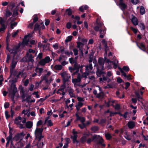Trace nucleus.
Returning <instances> with one entry per match:
<instances>
[{"label": "nucleus", "mask_w": 148, "mask_h": 148, "mask_svg": "<svg viewBox=\"0 0 148 148\" xmlns=\"http://www.w3.org/2000/svg\"><path fill=\"white\" fill-rule=\"evenodd\" d=\"M43 126L41 128L37 127L34 132L35 136L36 138L38 139V141H40L41 138L43 137L42 136V132L44 130Z\"/></svg>", "instance_id": "1"}, {"label": "nucleus", "mask_w": 148, "mask_h": 148, "mask_svg": "<svg viewBox=\"0 0 148 148\" xmlns=\"http://www.w3.org/2000/svg\"><path fill=\"white\" fill-rule=\"evenodd\" d=\"M104 60L108 64V66L107 67L108 69H110L112 68L111 66L112 64L114 65L113 68L114 69H116L117 67V64L118 63V60L112 61L108 59L106 57H104Z\"/></svg>", "instance_id": "2"}, {"label": "nucleus", "mask_w": 148, "mask_h": 148, "mask_svg": "<svg viewBox=\"0 0 148 148\" xmlns=\"http://www.w3.org/2000/svg\"><path fill=\"white\" fill-rule=\"evenodd\" d=\"M17 91V88L16 87V85L13 82L11 85V88L9 91V93L11 96L12 100H14V96Z\"/></svg>", "instance_id": "3"}, {"label": "nucleus", "mask_w": 148, "mask_h": 148, "mask_svg": "<svg viewBox=\"0 0 148 148\" xmlns=\"http://www.w3.org/2000/svg\"><path fill=\"white\" fill-rule=\"evenodd\" d=\"M18 55H16V54L13 55L12 62L10 65V70L11 71H12V70L14 69L15 68L18 61Z\"/></svg>", "instance_id": "4"}, {"label": "nucleus", "mask_w": 148, "mask_h": 148, "mask_svg": "<svg viewBox=\"0 0 148 148\" xmlns=\"http://www.w3.org/2000/svg\"><path fill=\"white\" fill-rule=\"evenodd\" d=\"M81 75L79 73L77 74V78H73L72 79V82L73 83L75 87H78L79 84H81Z\"/></svg>", "instance_id": "5"}, {"label": "nucleus", "mask_w": 148, "mask_h": 148, "mask_svg": "<svg viewBox=\"0 0 148 148\" xmlns=\"http://www.w3.org/2000/svg\"><path fill=\"white\" fill-rule=\"evenodd\" d=\"M92 141L97 143V146L99 143H101L102 141H104L102 137L99 135L95 134L92 137Z\"/></svg>", "instance_id": "6"}, {"label": "nucleus", "mask_w": 148, "mask_h": 148, "mask_svg": "<svg viewBox=\"0 0 148 148\" xmlns=\"http://www.w3.org/2000/svg\"><path fill=\"white\" fill-rule=\"evenodd\" d=\"M13 70H12V71H11L10 70V77L12 78H15V79L12 80V82L14 83L16 82V78L15 77L16 76L17 78H18L20 75H22V73L20 72L18 74H17V72L16 71H14Z\"/></svg>", "instance_id": "7"}, {"label": "nucleus", "mask_w": 148, "mask_h": 148, "mask_svg": "<svg viewBox=\"0 0 148 148\" xmlns=\"http://www.w3.org/2000/svg\"><path fill=\"white\" fill-rule=\"evenodd\" d=\"M19 46L18 45H14L12 49H10L9 48L8 46L7 45L6 49L8 50L10 53H12L13 55L17 54L18 51V49Z\"/></svg>", "instance_id": "8"}, {"label": "nucleus", "mask_w": 148, "mask_h": 148, "mask_svg": "<svg viewBox=\"0 0 148 148\" xmlns=\"http://www.w3.org/2000/svg\"><path fill=\"white\" fill-rule=\"evenodd\" d=\"M60 75L62 78L63 83L64 84H66L71 78V76L70 75L67 73L65 72L61 73Z\"/></svg>", "instance_id": "9"}, {"label": "nucleus", "mask_w": 148, "mask_h": 148, "mask_svg": "<svg viewBox=\"0 0 148 148\" xmlns=\"http://www.w3.org/2000/svg\"><path fill=\"white\" fill-rule=\"evenodd\" d=\"M51 61L50 58L48 56H46L44 58L40 60L39 62V64L42 66L45 65L46 63H49Z\"/></svg>", "instance_id": "10"}, {"label": "nucleus", "mask_w": 148, "mask_h": 148, "mask_svg": "<svg viewBox=\"0 0 148 148\" xmlns=\"http://www.w3.org/2000/svg\"><path fill=\"white\" fill-rule=\"evenodd\" d=\"M51 74V73L50 71H48L47 73L45 74L44 75H42L41 78H42V80H44L45 81L46 83L49 82L48 79L50 77V76Z\"/></svg>", "instance_id": "11"}, {"label": "nucleus", "mask_w": 148, "mask_h": 148, "mask_svg": "<svg viewBox=\"0 0 148 148\" xmlns=\"http://www.w3.org/2000/svg\"><path fill=\"white\" fill-rule=\"evenodd\" d=\"M98 62L99 65L97 66H99V67L101 68V69H103L104 68L103 65L104 64V61L103 58H99Z\"/></svg>", "instance_id": "12"}, {"label": "nucleus", "mask_w": 148, "mask_h": 148, "mask_svg": "<svg viewBox=\"0 0 148 148\" xmlns=\"http://www.w3.org/2000/svg\"><path fill=\"white\" fill-rule=\"evenodd\" d=\"M118 69L120 70L121 73H122V76L125 78H127L128 80H130L132 79V78L131 77V75H127L122 70L121 68L118 67Z\"/></svg>", "instance_id": "13"}, {"label": "nucleus", "mask_w": 148, "mask_h": 148, "mask_svg": "<svg viewBox=\"0 0 148 148\" xmlns=\"http://www.w3.org/2000/svg\"><path fill=\"white\" fill-rule=\"evenodd\" d=\"M123 1V0H119V5L120 8L121 10L123 11H124L127 7V5L124 3Z\"/></svg>", "instance_id": "14"}, {"label": "nucleus", "mask_w": 148, "mask_h": 148, "mask_svg": "<svg viewBox=\"0 0 148 148\" xmlns=\"http://www.w3.org/2000/svg\"><path fill=\"white\" fill-rule=\"evenodd\" d=\"M106 30L104 29L103 27H102L101 29L99 30V33L100 34L99 37L100 38H103L104 37L106 32Z\"/></svg>", "instance_id": "15"}, {"label": "nucleus", "mask_w": 148, "mask_h": 148, "mask_svg": "<svg viewBox=\"0 0 148 148\" xmlns=\"http://www.w3.org/2000/svg\"><path fill=\"white\" fill-rule=\"evenodd\" d=\"M102 27H104L103 25L101 23H99L95 26L94 28L95 31L97 32L99 31L100 29H101Z\"/></svg>", "instance_id": "16"}, {"label": "nucleus", "mask_w": 148, "mask_h": 148, "mask_svg": "<svg viewBox=\"0 0 148 148\" xmlns=\"http://www.w3.org/2000/svg\"><path fill=\"white\" fill-rule=\"evenodd\" d=\"M131 21L135 26L137 25L138 24V21L137 18L134 16H132L131 19Z\"/></svg>", "instance_id": "17"}, {"label": "nucleus", "mask_w": 148, "mask_h": 148, "mask_svg": "<svg viewBox=\"0 0 148 148\" xmlns=\"http://www.w3.org/2000/svg\"><path fill=\"white\" fill-rule=\"evenodd\" d=\"M97 72L96 74L98 76H100L101 74L103 73V72L102 71L103 70V69H101V68L99 67V66H97Z\"/></svg>", "instance_id": "18"}, {"label": "nucleus", "mask_w": 148, "mask_h": 148, "mask_svg": "<svg viewBox=\"0 0 148 148\" xmlns=\"http://www.w3.org/2000/svg\"><path fill=\"white\" fill-rule=\"evenodd\" d=\"M85 71L89 72L92 70L93 69V67L91 63H89L87 65L85 66Z\"/></svg>", "instance_id": "19"}, {"label": "nucleus", "mask_w": 148, "mask_h": 148, "mask_svg": "<svg viewBox=\"0 0 148 148\" xmlns=\"http://www.w3.org/2000/svg\"><path fill=\"white\" fill-rule=\"evenodd\" d=\"M28 36L27 35L25 36L23 42V44L27 46L28 45L29 40L28 38Z\"/></svg>", "instance_id": "20"}, {"label": "nucleus", "mask_w": 148, "mask_h": 148, "mask_svg": "<svg viewBox=\"0 0 148 148\" xmlns=\"http://www.w3.org/2000/svg\"><path fill=\"white\" fill-rule=\"evenodd\" d=\"M104 96V94L103 92H100L96 96V97L100 99H103Z\"/></svg>", "instance_id": "21"}, {"label": "nucleus", "mask_w": 148, "mask_h": 148, "mask_svg": "<svg viewBox=\"0 0 148 148\" xmlns=\"http://www.w3.org/2000/svg\"><path fill=\"white\" fill-rule=\"evenodd\" d=\"M74 66L75 68L77 69V71L75 72H74L72 74V75H74L77 73V74L79 71V69L80 68V65L79 64H77L76 63L75 64Z\"/></svg>", "instance_id": "22"}, {"label": "nucleus", "mask_w": 148, "mask_h": 148, "mask_svg": "<svg viewBox=\"0 0 148 148\" xmlns=\"http://www.w3.org/2000/svg\"><path fill=\"white\" fill-rule=\"evenodd\" d=\"M27 56V58L29 62H33L34 61L33 59L34 57L33 56L32 54H29L28 53H27L26 54Z\"/></svg>", "instance_id": "23"}, {"label": "nucleus", "mask_w": 148, "mask_h": 148, "mask_svg": "<svg viewBox=\"0 0 148 148\" xmlns=\"http://www.w3.org/2000/svg\"><path fill=\"white\" fill-rule=\"evenodd\" d=\"M127 125L129 129H132L135 126V123L132 121H130L127 123Z\"/></svg>", "instance_id": "24"}, {"label": "nucleus", "mask_w": 148, "mask_h": 148, "mask_svg": "<svg viewBox=\"0 0 148 148\" xmlns=\"http://www.w3.org/2000/svg\"><path fill=\"white\" fill-rule=\"evenodd\" d=\"M102 42L103 44V45L104 47L105 50L106 52L105 53L106 54H107L108 49V47L107 46L106 42V41H105V40L104 39L102 40Z\"/></svg>", "instance_id": "25"}, {"label": "nucleus", "mask_w": 148, "mask_h": 148, "mask_svg": "<svg viewBox=\"0 0 148 148\" xmlns=\"http://www.w3.org/2000/svg\"><path fill=\"white\" fill-rule=\"evenodd\" d=\"M43 69L41 68H37L35 69L36 72L38 73V75L40 76L42 72Z\"/></svg>", "instance_id": "26"}, {"label": "nucleus", "mask_w": 148, "mask_h": 148, "mask_svg": "<svg viewBox=\"0 0 148 148\" xmlns=\"http://www.w3.org/2000/svg\"><path fill=\"white\" fill-rule=\"evenodd\" d=\"M21 117L20 116H18L15 119L14 121V123L18 125L19 124H20V123L21 121Z\"/></svg>", "instance_id": "27"}, {"label": "nucleus", "mask_w": 148, "mask_h": 148, "mask_svg": "<svg viewBox=\"0 0 148 148\" xmlns=\"http://www.w3.org/2000/svg\"><path fill=\"white\" fill-rule=\"evenodd\" d=\"M6 21V18L5 17H4L3 19L0 17V24L1 26H5V23Z\"/></svg>", "instance_id": "28"}, {"label": "nucleus", "mask_w": 148, "mask_h": 148, "mask_svg": "<svg viewBox=\"0 0 148 148\" xmlns=\"http://www.w3.org/2000/svg\"><path fill=\"white\" fill-rule=\"evenodd\" d=\"M89 72L86 71L84 73H83L82 75H81V78L82 77L84 78L85 79H86L87 78V76L88 75L89 73Z\"/></svg>", "instance_id": "29"}, {"label": "nucleus", "mask_w": 148, "mask_h": 148, "mask_svg": "<svg viewBox=\"0 0 148 148\" xmlns=\"http://www.w3.org/2000/svg\"><path fill=\"white\" fill-rule=\"evenodd\" d=\"M33 125V123L31 121H28L26 123V127L28 129H30L32 127Z\"/></svg>", "instance_id": "30"}, {"label": "nucleus", "mask_w": 148, "mask_h": 148, "mask_svg": "<svg viewBox=\"0 0 148 148\" xmlns=\"http://www.w3.org/2000/svg\"><path fill=\"white\" fill-rule=\"evenodd\" d=\"M74 90L71 88L68 91L69 94L71 97H74L75 96V94L74 93Z\"/></svg>", "instance_id": "31"}, {"label": "nucleus", "mask_w": 148, "mask_h": 148, "mask_svg": "<svg viewBox=\"0 0 148 148\" xmlns=\"http://www.w3.org/2000/svg\"><path fill=\"white\" fill-rule=\"evenodd\" d=\"M25 96L24 94H23L22 96V98L23 99V101H26L27 102L29 101V100L31 99V96H28L26 97V98L25 99Z\"/></svg>", "instance_id": "32"}, {"label": "nucleus", "mask_w": 148, "mask_h": 148, "mask_svg": "<svg viewBox=\"0 0 148 148\" xmlns=\"http://www.w3.org/2000/svg\"><path fill=\"white\" fill-rule=\"evenodd\" d=\"M62 66L60 64L56 65L54 67V69L56 70H60L62 68Z\"/></svg>", "instance_id": "33"}, {"label": "nucleus", "mask_w": 148, "mask_h": 148, "mask_svg": "<svg viewBox=\"0 0 148 148\" xmlns=\"http://www.w3.org/2000/svg\"><path fill=\"white\" fill-rule=\"evenodd\" d=\"M91 130L93 132L95 133L98 130L99 128L98 126H94L91 127Z\"/></svg>", "instance_id": "34"}, {"label": "nucleus", "mask_w": 148, "mask_h": 148, "mask_svg": "<svg viewBox=\"0 0 148 148\" xmlns=\"http://www.w3.org/2000/svg\"><path fill=\"white\" fill-rule=\"evenodd\" d=\"M40 25L38 23L36 24L34 26V30H39V34H40Z\"/></svg>", "instance_id": "35"}, {"label": "nucleus", "mask_w": 148, "mask_h": 148, "mask_svg": "<svg viewBox=\"0 0 148 148\" xmlns=\"http://www.w3.org/2000/svg\"><path fill=\"white\" fill-rule=\"evenodd\" d=\"M12 14V13L11 12H10L9 10H7L5 14V16L4 17L6 18H7L10 16Z\"/></svg>", "instance_id": "36"}, {"label": "nucleus", "mask_w": 148, "mask_h": 148, "mask_svg": "<svg viewBox=\"0 0 148 148\" xmlns=\"http://www.w3.org/2000/svg\"><path fill=\"white\" fill-rule=\"evenodd\" d=\"M87 137L86 136H84L82 137L80 139V142L82 143H84L86 142Z\"/></svg>", "instance_id": "37"}, {"label": "nucleus", "mask_w": 148, "mask_h": 148, "mask_svg": "<svg viewBox=\"0 0 148 148\" xmlns=\"http://www.w3.org/2000/svg\"><path fill=\"white\" fill-rule=\"evenodd\" d=\"M20 135L19 134H17L14 137L12 138V140H15L16 141H18L20 138Z\"/></svg>", "instance_id": "38"}, {"label": "nucleus", "mask_w": 148, "mask_h": 148, "mask_svg": "<svg viewBox=\"0 0 148 148\" xmlns=\"http://www.w3.org/2000/svg\"><path fill=\"white\" fill-rule=\"evenodd\" d=\"M43 121L42 120H40L38 121L36 124V126L37 127H38L41 125H42V126L43 125V126L44 125V124H43Z\"/></svg>", "instance_id": "39"}, {"label": "nucleus", "mask_w": 148, "mask_h": 148, "mask_svg": "<svg viewBox=\"0 0 148 148\" xmlns=\"http://www.w3.org/2000/svg\"><path fill=\"white\" fill-rule=\"evenodd\" d=\"M138 26L142 30H144L145 29V27L143 23H140Z\"/></svg>", "instance_id": "40"}, {"label": "nucleus", "mask_w": 148, "mask_h": 148, "mask_svg": "<svg viewBox=\"0 0 148 148\" xmlns=\"http://www.w3.org/2000/svg\"><path fill=\"white\" fill-rule=\"evenodd\" d=\"M11 58V56L10 54H7V58H6V62L7 63H9V60Z\"/></svg>", "instance_id": "41"}, {"label": "nucleus", "mask_w": 148, "mask_h": 148, "mask_svg": "<svg viewBox=\"0 0 148 148\" xmlns=\"http://www.w3.org/2000/svg\"><path fill=\"white\" fill-rule=\"evenodd\" d=\"M140 13L142 15H143L145 13V10L144 7L141 6L140 9Z\"/></svg>", "instance_id": "42"}, {"label": "nucleus", "mask_w": 148, "mask_h": 148, "mask_svg": "<svg viewBox=\"0 0 148 148\" xmlns=\"http://www.w3.org/2000/svg\"><path fill=\"white\" fill-rule=\"evenodd\" d=\"M77 135H75L73 136H71V138L73 139V143H75V141H76L77 138Z\"/></svg>", "instance_id": "43"}, {"label": "nucleus", "mask_w": 148, "mask_h": 148, "mask_svg": "<svg viewBox=\"0 0 148 148\" xmlns=\"http://www.w3.org/2000/svg\"><path fill=\"white\" fill-rule=\"evenodd\" d=\"M77 120L80 121L82 123H84V122L85 121V119L84 117H79V119H77Z\"/></svg>", "instance_id": "44"}, {"label": "nucleus", "mask_w": 148, "mask_h": 148, "mask_svg": "<svg viewBox=\"0 0 148 148\" xmlns=\"http://www.w3.org/2000/svg\"><path fill=\"white\" fill-rule=\"evenodd\" d=\"M105 136L107 140H110L112 138V136L109 133L105 134Z\"/></svg>", "instance_id": "45"}, {"label": "nucleus", "mask_w": 148, "mask_h": 148, "mask_svg": "<svg viewBox=\"0 0 148 148\" xmlns=\"http://www.w3.org/2000/svg\"><path fill=\"white\" fill-rule=\"evenodd\" d=\"M80 41L82 42V44H85L87 43V40L84 38H82L80 39Z\"/></svg>", "instance_id": "46"}, {"label": "nucleus", "mask_w": 148, "mask_h": 148, "mask_svg": "<svg viewBox=\"0 0 148 148\" xmlns=\"http://www.w3.org/2000/svg\"><path fill=\"white\" fill-rule=\"evenodd\" d=\"M10 135L6 139L7 140H9L10 141L12 140V133L10 132V131L9 132Z\"/></svg>", "instance_id": "47"}, {"label": "nucleus", "mask_w": 148, "mask_h": 148, "mask_svg": "<svg viewBox=\"0 0 148 148\" xmlns=\"http://www.w3.org/2000/svg\"><path fill=\"white\" fill-rule=\"evenodd\" d=\"M72 37L73 36H68L65 40V42H68L70 41L71 40Z\"/></svg>", "instance_id": "48"}, {"label": "nucleus", "mask_w": 148, "mask_h": 148, "mask_svg": "<svg viewBox=\"0 0 148 148\" xmlns=\"http://www.w3.org/2000/svg\"><path fill=\"white\" fill-rule=\"evenodd\" d=\"M18 15V12L17 10L16 9H14L13 11V16H16Z\"/></svg>", "instance_id": "49"}, {"label": "nucleus", "mask_w": 148, "mask_h": 148, "mask_svg": "<svg viewBox=\"0 0 148 148\" xmlns=\"http://www.w3.org/2000/svg\"><path fill=\"white\" fill-rule=\"evenodd\" d=\"M66 12H67L68 15L71 16L72 14V12L70 9L69 8L67 9Z\"/></svg>", "instance_id": "50"}, {"label": "nucleus", "mask_w": 148, "mask_h": 148, "mask_svg": "<svg viewBox=\"0 0 148 148\" xmlns=\"http://www.w3.org/2000/svg\"><path fill=\"white\" fill-rule=\"evenodd\" d=\"M121 69L123 71H125L126 72H128L129 71V68L127 66H124L123 67L122 69Z\"/></svg>", "instance_id": "51"}, {"label": "nucleus", "mask_w": 148, "mask_h": 148, "mask_svg": "<svg viewBox=\"0 0 148 148\" xmlns=\"http://www.w3.org/2000/svg\"><path fill=\"white\" fill-rule=\"evenodd\" d=\"M106 120L104 119H102L100 120V122L99 123V124L102 125L106 122Z\"/></svg>", "instance_id": "52"}, {"label": "nucleus", "mask_w": 148, "mask_h": 148, "mask_svg": "<svg viewBox=\"0 0 148 148\" xmlns=\"http://www.w3.org/2000/svg\"><path fill=\"white\" fill-rule=\"evenodd\" d=\"M107 76L108 77H113V76L112 75V73L111 71H108L107 73Z\"/></svg>", "instance_id": "53"}, {"label": "nucleus", "mask_w": 148, "mask_h": 148, "mask_svg": "<svg viewBox=\"0 0 148 148\" xmlns=\"http://www.w3.org/2000/svg\"><path fill=\"white\" fill-rule=\"evenodd\" d=\"M73 51L74 52V55L75 56H76L78 55V51L77 49L75 48H74L73 49Z\"/></svg>", "instance_id": "54"}, {"label": "nucleus", "mask_w": 148, "mask_h": 148, "mask_svg": "<svg viewBox=\"0 0 148 148\" xmlns=\"http://www.w3.org/2000/svg\"><path fill=\"white\" fill-rule=\"evenodd\" d=\"M47 123V125L48 126H51L53 125V124L50 120H48Z\"/></svg>", "instance_id": "55"}, {"label": "nucleus", "mask_w": 148, "mask_h": 148, "mask_svg": "<svg viewBox=\"0 0 148 148\" xmlns=\"http://www.w3.org/2000/svg\"><path fill=\"white\" fill-rule=\"evenodd\" d=\"M66 88V84H65L63 83V84L61 86V88L59 89L60 90L62 91H63L64 90V89Z\"/></svg>", "instance_id": "56"}, {"label": "nucleus", "mask_w": 148, "mask_h": 148, "mask_svg": "<svg viewBox=\"0 0 148 148\" xmlns=\"http://www.w3.org/2000/svg\"><path fill=\"white\" fill-rule=\"evenodd\" d=\"M69 61L70 62L71 64H74V63H76L75 62V61L74 59L72 58H70L69 59Z\"/></svg>", "instance_id": "57"}, {"label": "nucleus", "mask_w": 148, "mask_h": 148, "mask_svg": "<svg viewBox=\"0 0 148 148\" xmlns=\"http://www.w3.org/2000/svg\"><path fill=\"white\" fill-rule=\"evenodd\" d=\"M3 81V76L1 75H0V87H1L2 84V82Z\"/></svg>", "instance_id": "58"}, {"label": "nucleus", "mask_w": 148, "mask_h": 148, "mask_svg": "<svg viewBox=\"0 0 148 148\" xmlns=\"http://www.w3.org/2000/svg\"><path fill=\"white\" fill-rule=\"evenodd\" d=\"M82 124H79L78 125V126L81 129H83L85 127V125L84 123H82Z\"/></svg>", "instance_id": "59"}, {"label": "nucleus", "mask_w": 148, "mask_h": 148, "mask_svg": "<svg viewBox=\"0 0 148 148\" xmlns=\"http://www.w3.org/2000/svg\"><path fill=\"white\" fill-rule=\"evenodd\" d=\"M77 47L79 49L81 47H82L83 45V44L82 43L80 42H77Z\"/></svg>", "instance_id": "60"}, {"label": "nucleus", "mask_w": 148, "mask_h": 148, "mask_svg": "<svg viewBox=\"0 0 148 148\" xmlns=\"http://www.w3.org/2000/svg\"><path fill=\"white\" fill-rule=\"evenodd\" d=\"M130 29L132 30L135 34H136L137 32L138 29H137L134 28L132 27H130Z\"/></svg>", "instance_id": "61"}, {"label": "nucleus", "mask_w": 148, "mask_h": 148, "mask_svg": "<svg viewBox=\"0 0 148 148\" xmlns=\"http://www.w3.org/2000/svg\"><path fill=\"white\" fill-rule=\"evenodd\" d=\"M17 25V23L16 22H14L13 23H11L10 25L11 28L13 29L14 28V27L16 26Z\"/></svg>", "instance_id": "62"}, {"label": "nucleus", "mask_w": 148, "mask_h": 148, "mask_svg": "<svg viewBox=\"0 0 148 148\" xmlns=\"http://www.w3.org/2000/svg\"><path fill=\"white\" fill-rule=\"evenodd\" d=\"M24 85L25 86H27L29 83V81L28 79H26L25 81L23 82Z\"/></svg>", "instance_id": "63"}, {"label": "nucleus", "mask_w": 148, "mask_h": 148, "mask_svg": "<svg viewBox=\"0 0 148 148\" xmlns=\"http://www.w3.org/2000/svg\"><path fill=\"white\" fill-rule=\"evenodd\" d=\"M58 44L56 43L55 44L53 45V47L55 49H58Z\"/></svg>", "instance_id": "64"}]
</instances>
